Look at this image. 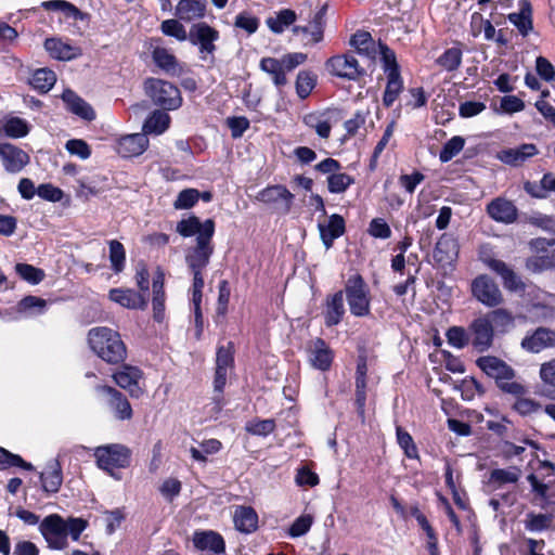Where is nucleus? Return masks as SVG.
Masks as SVG:
<instances>
[{"label": "nucleus", "mask_w": 555, "mask_h": 555, "mask_svg": "<svg viewBox=\"0 0 555 555\" xmlns=\"http://www.w3.org/2000/svg\"><path fill=\"white\" fill-rule=\"evenodd\" d=\"M42 7L50 11H62L67 16L79 18L81 16L80 11L72 3L65 0H50L42 2Z\"/></svg>", "instance_id": "0e129e2a"}, {"label": "nucleus", "mask_w": 555, "mask_h": 555, "mask_svg": "<svg viewBox=\"0 0 555 555\" xmlns=\"http://www.w3.org/2000/svg\"><path fill=\"white\" fill-rule=\"evenodd\" d=\"M12 466L22 467L26 470L33 469V465L25 462L20 455L13 454L3 448H0V470Z\"/></svg>", "instance_id": "e2e57ef3"}, {"label": "nucleus", "mask_w": 555, "mask_h": 555, "mask_svg": "<svg viewBox=\"0 0 555 555\" xmlns=\"http://www.w3.org/2000/svg\"><path fill=\"white\" fill-rule=\"evenodd\" d=\"M326 66L331 74L348 80H357L365 73L352 54L333 56L327 61Z\"/></svg>", "instance_id": "9b49d317"}, {"label": "nucleus", "mask_w": 555, "mask_h": 555, "mask_svg": "<svg viewBox=\"0 0 555 555\" xmlns=\"http://www.w3.org/2000/svg\"><path fill=\"white\" fill-rule=\"evenodd\" d=\"M315 86V76L309 72H299L296 80V92L300 99H306Z\"/></svg>", "instance_id": "680f3d73"}, {"label": "nucleus", "mask_w": 555, "mask_h": 555, "mask_svg": "<svg viewBox=\"0 0 555 555\" xmlns=\"http://www.w3.org/2000/svg\"><path fill=\"white\" fill-rule=\"evenodd\" d=\"M473 297L482 305L493 308L503 302V295L495 281L487 274L476 276L470 285Z\"/></svg>", "instance_id": "6e6552de"}, {"label": "nucleus", "mask_w": 555, "mask_h": 555, "mask_svg": "<svg viewBox=\"0 0 555 555\" xmlns=\"http://www.w3.org/2000/svg\"><path fill=\"white\" fill-rule=\"evenodd\" d=\"M530 248L534 253L527 260V268L533 272H541L555 268V238L538 237L531 240Z\"/></svg>", "instance_id": "0eeeda50"}, {"label": "nucleus", "mask_w": 555, "mask_h": 555, "mask_svg": "<svg viewBox=\"0 0 555 555\" xmlns=\"http://www.w3.org/2000/svg\"><path fill=\"white\" fill-rule=\"evenodd\" d=\"M480 260L493 272L501 276L503 285L512 292L524 291L525 285L520 278L502 260L494 259L485 251L480 253Z\"/></svg>", "instance_id": "2eb2a0df"}, {"label": "nucleus", "mask_w": 555, "mask_h": 555, "mask_svg": "<svg viewBox=\"0 0 555 555\" xmlns=\"http://www.w3.org/2000/svg\"><path fill=\"white\" fill-rule=\"evenodd\" d=\"M487 214L496 222L509 224L517 219V208L513 202L496 197L487 205Z\"/></svg>", "instance_id": "4be33fe9"}, {"label": "nucleus", "mask_w": 555, "mask_h": 555, "mask_svg": "<svg viewBox=\"0 0 555 555\" xmlns=\"http://www.w3.org/2000/svg\"><path fill=\"white\" fill-rule=\"evenodd\" d=\"M193 544L197 550L215 555L223 554L225 551L223 538L212 530L195 531Z\"/></svg>", "instance_id": "412c9836"}, {"label": "nucleus", "mask_w": 555, "mask_h": 555, "mask_svg": "<svg viewBox=\"0 0 555 555\" xmlns=\"http://www.w3.org/2000/svg\"><path fill=\"white\" fill-rule=\"evenodd\" d=\"M44 49L51 57L60 61H70L82 54L79 47L56 37L46 39Z\"/></svg>", "instance_id": "a878e982"}, {"label": "nucleus", "mask_w": 555, "mask_h": 555, "mask_svg": "<svg viewBox=\"0 0 555 555\" xmlns=\"http://www.w3.org/2000/svg\"><path fill=\"white\" fill-rule=\"evenodd\" d=\"M170 125V116L163 111L153 112L143 125V133L146 134H162Z\"/></svg>", "instance_id": "58836bf2"}, {"label": "nucleus", "mask_w": 555, "mask_h": 555, "mask_svg": "<svg viewBox=\"0 0 555 555\" xmlns=\"http://www.w3.org/2000/svg\"><path fill=\"white\" fill-rule=\"evenodd\" d=\"M109 299L128 309H144L147 305L146 298L133 289H111Z\"/></svg>", "instance_id": "473e14b6"}, {"label": "nucleus", "mask_w": 555, "mask_h": 555, "mask_svg": "<svg viewBox=\"0 0 555 555\" xmlns=\"http://www.w3.org/2000/svg\"><path fill=\"white\" fill-rule=\"evenodd\" d=\"M297 20L294 10L283 9L275 16L267 18L266 23L269 29L274 34H282L287 27L293 25Z\"/></svg>", "instance_id": "a19ab883"}, {"label": "nucleus", "mask_w": 555, "mask_h": 555, "mask_svg": "<svg viewBox=\"0 0 555 555\" xmlns=\"http://www.w3.org/2000/svg\"><path fill=\"white\" fill-rule=\"evenodd\" d=\"M15 271L24 281L33 285L39 284L44 278V272L41 269L28 263H17Z\"/></svg>", "instance_id": "13d9d810"}, {"label": "nucleus", "mask_w": 555, "mask_h": 555, "mask_svg": "<svg viewBox=\"0 0 555 555\" xmlns=\"http://www.w3.org/2000/svg\"><path fill=\"white\" fill-rule=\"evenodd\" d=\"M88 527V521L79 517L63 518L59 514L46 516L39 524V532L51 550L62 551L68 546V538L78 541Z\"/></svg>", "instance_id": "f257e3e1"}, {"label": "nucleus", "mask_w": 555, "mask_h": 555, "mask_svg": "<svg viewBox=\"0 0 555 555\" xmlns=\"http://www.w3.org/2000/svg\"><path fill=\"white\" fill-rule=\"evenodd\" d=\"M462 63V51L459 48L447 49L438 59L437 64L447 72L456 70Z\"/></svg>", "instance_id": "3c124183"}, {"label": "nucleus", "mask_w": 555, "mask_h": 555, "mask_svg": "<svg viewBox=\"0 0 555 555\" xmlns=\"http://www.w3.org/2000/svg\"><path fill=\"white\" fill-rule=\"evenodd\" d=\"M144 88L153 102L165 109H177L182 104L180 90L169 81L149 78L144 82Z\"/></svg>", "instance_id": "39448f33"}, {"label": "nucleus", "mask_w": 555, "mask_h": 555, "mask_svg": "<svg viewBox=\"0 0 555 555\" xmlns=\"http://www.w3.org/2000/svg\"><path fill=\"white\" fill-rule=\"evenodd\" d=\"M313 524V517L309 514L299 516L288 529V534L292 538H299L305 535Z\"/></svg>", "instance_id": "69168bd1"}, {"label": "nucleus", "mask_w": 555, "mask_h": 555, "mask_svg": "<svg viewBox=\"0 0 555 555\" xmlns=\"http://www.w3.org/2000/svg\"><path fill=\"white\" fill-rule=\"evenodd\" d=\"M234 365V344L229 341L225 346H219L216 354V372L214 379V401L218 409L221 408L222 392L227 384V377Z\"/></svg>", "instance_id": "423d86ee"}, {"label": "nucleus", "mask_w": 555, "mask_h": 555, "mask_svg": "<svg viewBox=\"0 0 555 555\" xmlns=\"http://www.w3.org/2000/svg\"><path fill=\"white\" fill-rule=\"evenodd\" d=\"M154 63L166 74L177 76L181 69L176 56L166 48L156 47L152 52Z\"/></svg>", "instance_id": "e433bc0d"}, {"label": "nucleus", "mask_w": 555, "mask_h": 555, "mask_svg": "<svg viewBox=\"0 0 555 555\" xmlns=\"http://www.w3.org/2000/svg\"><path fill=\"white\" fill-rule=\"evenodd\" d=\"M257 199L261 203L273 205L278 212L285 215L292 208L294 195L284 185L278 184L260 191Z\"/></svg>", "instance_id": "4468645a"}, {"label": "nucleus", "mask_w": 555, "mask_h": 555, "mask_svg": "<svg viewBox=\"0 0 555 555\" xmlns=\"http://www.w3.org/2000/svg\"><path fill=\"white\" fill-rule=\"evenodd\" d=\"M528 481L531 485L532 491L534 492V501L541 508L547 509L548 504L553 502L552 499L555 496V485L551 482H541L533 474L528 476Z\"/></svg>", "instance_id": "72a5a7b5"}, {"label": "nucleus", "mask_w": 555, "mask_h": 555, "mask_svg": "<svg viewBox=\"0 0 555 555\" xmlns=\"http://www.w3.org/2000/svg\"><path fill=\"white\" fill-rule=\"evenodd\" d=\"M472 344L480 352L489 349L493 341V327L491 320L486 315L477 318L469 326Z\"/></svg>", "instance_id": "f3484780"}, {"label": "nucleus", "mask_w": 555, "mask_h": 555, "mask_svg": "<svg viewBox=\"0 0 555 555\" xmlns=\"http://www.w3.org/2000/svg\"><path fill=\"white\" fill-rule=\"evenodd\" d=\"M367 232L375 238L387 240L391 236V230L388 223L382 218H375L370 222Z\"/></svg>", "instance_id": "338daca9"}, {"label": "nucleus", "mask_w": 555, "mask_h": 555, "mask_svg": "<svg viewBox=\"0 0 555 555\" xmlns=\"http://www.w3.org/2000/svg\"><path fill=\"white\" fill-rule=\"evenodd\" d=\"M477 365L489 377L496 379L499 383L511 380L514 377L513 369L496 357H480L477 360Z\"/></svg>", "instance_id": "6ab92c4d"}, {"label": "nucleus", "mask_w": 555, "mask_h": 555, "mask_svg": "<svg viewBox=\"0 0 555 555\" xmlns=\"http://www.w3.org/2000/svg\"><path fill=\"white\" fill-rule=\"evenodd\" d=\"M160 29L164 35L173 37L179 41H185L189 38V35L179 18L164 21L160 25Z\"/></svg>", "instance_id": "052dcab7"}, {"label": "nucleus", "mask_w": 555, "mask_h": 555, "mask_svg": "<svg viewBox=\"0 0 555 555\" xmlns=\"http://www.w3.org/2000/svg\"><path fill=\"white\" fill-rule=\"evenodd\" d=\"M530 15V7L528 3H526L520 10V12L511 13L508 15V20L514 26L517 27V29L522 36H526L532 29V21Z\"/></svg>", "instance_id": "09e8293b"}, {"label": "nucleus", "mask_w": 555, "mask_h": 555, "mask_svg": "<svg viewBox=\"0 0 555 555\" xmlns=\"http://www.w3.org/2000/svg\"><path fill=\"white\" fill-rule=\"evenodd\" d=\"M535 69L538 75L555 86V68L554 66L543 56H539L535 61Z\"/></svg>", "instance_id": "774afa93"}, {"label": "nucleus", "mask_w": 555, "mask_h": 555, "mask_svg": "<svg viewBox=\"0 0 555 555\" xmlns=\"http://www.w3.org/2000/svg\"><path fill=\"white\" fill-rule=\"evenodd\" d=\"M261 70L272 76L275 86L281 87L286 83L285 70L281 60L273 57H263L260 61Z\"/></svg>", "instance_id": "c03bdc74"}, {"label": "nucleus", "mask_w": 555, "mask_h": 555, "mask_svg": "<svg viewBox=\"0 0 555 555\" xmlns=\"http://www.w3.org/2000/svg\"><path fill=\"white\" fill-rule=\"evenodd\" d=\"M327 11V4H324L320 8V10L313 15L311 21L306 26H294L292 31L295 36L299 37L302 44L313 46L323 40L324 35V17Z\"/></svg>", "instance_id": "9d476101"}, {"label": "nucleus", "mask_w": 555, "mask_h": 555, "mask_svg": "<svg viewBox=\"0 0 555 555\" xmlns=\"http://www.w3.org/2000/svg\"><path fill=\"white\" fill-rule=\"evenodd\" d=\"M61 98L70 113L86 120L94 119L95 114L92 107L73 90L65 89Z\"/></svg>", "instance_id": "c756f323"}, {"label": "nucleus", "mask_w": 555, "mask_h": 555, "mask_svg": "<svg viewBox=\"0 0 555 555\" xmlns=\"http://www.w3.org/2000/svg\"><path fill=\"white\" fill-rule=\"evenodd\" d=\"M210 223L212 234L215 233V222L211 219H207L204 222H201L199 218L196 216H191L186 219H182L177 224V232L183 237H190L193 235H197L201 237L204 235L207 224Z\"/></svg>", "instance_id": "f704fd0d"}, {"label": "nucleus", "mask_w": 555, "mask_h": 555, "mask_svg": "<svg viewBox=\"0 0 555 555\" xmlns=\"http://www.w3.org/2000/svg\"><path fill=\"white\" fill-rule=\"evenodd\" d=\"M353 183L354 179L344 172L338 171L327 177V189L333 194L344 193Z\"/></svg>", "instance_id": "5fc2aeb1"}, {"label": "nucleus", "mask_w": 555, "mask_h": 555, "mask_svg": "<svg viewBox=\"0 0 555 555\" xmlns=\"http://www.w3.org/2000/svg\"><path fill=\"white\" fill-rule=\"evenodd\" d=\"M91 350L103 361L117 364L127 356V349L120 334L106 326L93 327L88 333Z\"/></svg>", "instance_id": "f03ea898"}, {"label": "nucleus", "mask_w": 555, "mask_h": 555, "mask_svg": "<svg viewBox=\"0 0 555 555\" xmlns=\"http://www.w3.org/2000/svg\"><path fill=\"white\" fill-rule=\"evenodd\" d=\"M538 154V147L532 143H524L516 147L501 150L496 158L502 163L518 167Z\"/></svg>", "instance_id": "aec40b11"}, {"label": "nucleus", "mask_w": 555, "mask_h": 555, "mask_svg": "<svg viewBox=\"0 0 555 555\" xmlns=\"http://www.w3.org/2000/svg\"><path fill=\"white\" fill-rule=\"evenodd\" d=\"M521 472L517 467L496 468L490 473L489 483L495 489L505 485L516 483L520 478Z\"/></svg>", "instance_id": "79ce46f5"}, {"label": "nucleus", "mask_w": 555, "mask_h": 555, "mask_svg": "<svg viewBox=\"0 0 555 555\" xmlns=\"http://www.w3.org/2000/svg\"><path fill=\"white\" fill-rule=\"evenodd\" d=\"M345 304H344V292L338 291L334 294H330L325 298L324 302V324L327 327L335 326L339 324L345 314Z\"/></svg>", "instance_id": "393cba45"}, {"label": "nucleus", "mask_w": 555, "mask_h": 555, "mask_svg": "<svg viewBox=\"0 0 555 555\" xmlns=\"http://www.w3.org/2000/svg\"><path fill=\"white\" fill-rule=\"evenodd\" d=\"M318 229L323 245L326 249H330L333 246L334 241L345 233V219L340 215L334 214L330 216L327 222H320L318 224Z\"/></svg>", "instance_id": "bb28decb"}, {"label": "nucleus", "mask_w": 555, "mask_h": 555, "mask_svg": "<svg viewBox=\"0 0 555 555\" xmlns=\"http://www.w3.org/2000/svg\"><path fill=\"white\" fill-rule=\"evenodd\" d=\"M498 332L505 333L514 326L513 315L505 309H496L486 315Z\"/></svg>", "instance_id": "de8ad7c7"}, {"label": "nucleus", "mask_w": 555, "mask_h": 555, "mask_svg": "<svg viewBox=\"0 0 555 555\" xmlns=\"http://www.w3.org/2000/svg\"><path fill=\"white\" fill-rule=\"evenodd\" d=\"M42 488L46 492L55 493L62 486L63 474L57 459L47 463L44 470L40 474Z\"/></svg>", "instance_id": "2f4dec72"}, {"label": "nucleus", "mask_w": 555, "mask_h": 555, "mask_svg": "<svg viewBox=\"0 0 555 555\" xmlns=\"http://www.w3.org/2000/svg\"><path fill=\"white\" fill-rule=\"evenodd\" d=\"M55 82L56 75L49 68H39L35 70L29 81L30 86L41 93L49 92Z\"/></svg>", "instance_id": "37998d69"}, {"label": "nucleus", "mask_w": 555, "mask_h": 555, "mask_svg": "<svg viewBox=\"0 0 555 555\" xmlns=\"http://www.w3.org/2000/svg\"><path fill=\"white\" fill-rule=\"evenodd\" d=\"M459 256L457 241L449 235L442 234L436 243L433 258L435 262L441 268L451 267Z\"/></svg>", "instance_id": "dca6fc26"}, {"label": "nucleus", "mask_w": 555, "mask_h": 555, "mask_svg": "<svg viewBox=\"0 0 555 555\" xmlns=\"http://www.w3.org/2000/svg\"><path fill=\"white\" fill-rule=\"evenodd\" d=\"M96 391L108 398V404L114 411L116 418L126 421L132 417V408L127 398L120 391L106 385L96 386Z\"/></svg>", "instance_id": "a211bd4d"}, {"label": "nucleus", "mask_w": 555, "mask_h": 555, "mask_svg": "<svg viewBox=\"0 0 555 555\" xmlns=\"http://www.w3.org/2000/svg\"><path fill=\"white\" fill-rule=\"evenodd\" d=\"M552 516L550 514L528 513L525 520V528L531 532H541L552 525Z\"/></svg>", "instance_id": "6e6d98bb"}, {"label": "nucleus", "mask_w": 555, "mask_h": 555, "mask_svg": "<svg viewBox=\"0 0 555 555\" xmlns=\"http://www.w3.org/2000/svg\"><path fill=\"white\" fill-rule=\"evenodd\" d=\"M113 377L116 384L119 387L127 389L132 397L139 398L143 393L142 388L139 386V382L142 378V372L140 369L125 365L121 370L116 372Z\"/></svg>", "instance_id": "5701e85b"}, {"label": "nucleus", "mask_w": 555, "mask_h": 555, "mask_svg": "<svg viewBox=\"0 0 555 555\" xmlns=\"http://www.w3.org/2000/svg\"><path fill=\"white\" fill-rule=\"evenodd\" d=\"M465 145L464 138L460 135L452 137L449 141L444 143L442 146L440 153H439V159L441 163H448L453 157H455Z\"/></svg>", "instance_id": "864d4df0"}, {"label": "nucleus", "mask_w": 555, "mask_h": 555, "mask_svg": "<svg viewBox=\"0 0 555 555\" xmlns=\"http://www.w3.org/2000/svg\"><path fill=\"white\" fill-rule=\"evenodd\" d=\"M212 230L210 223L207 224L204 235L196 237V246L189 249L185 261L192 271H203L209 263L214 251L211 245Z\"/></svg>", "instance_id": "1a4fd4ad"}, {"label": "nucleus", "mask_w": 555, "mask_h": 555, "mask_svg": "<svg viewBox=\"0 0 555 555\" xmlns=\"http://www.w3.org/2000/svg\"><path fill=\"white\" fill-rule=\"evenodd\" d=\"M30 127L27 120L20 117H7L0 120V135L3 133L11 139H21L29 133Z\"/></svg>", "instance_id": "4c0bfd02"}, {"label": "nucleus", "mask_w": 555, "mask_h": 555, "mask_svg": "<svg viewBox=\"0 0 555 555\" xmlns=\"http://www.w3.org/2000/svg\"><path fill=\"white\" fill-rule=\"evenodd\" d=\"M345 293L350 312L354 317H366L371 312L370 289L364 279L354 273L345 284Z\"/></svg>", "instance_id": "20e7f679"}, {"label": "nucleus", "mask_w": 555, "mask_h": 555, "mask_svg": "<svg viewBox=\"0 0 555 555\" xmlns=\"http://www.w3.org/2000/svg\"><path fill=\"white\" fill-rule=\"evenodd\" d=\"M206 0H180L175 10V15L182 22L201 20L206 13Z\"/></svg>", "instance_id": "cd10ccee"}, {"label": "nucleus", "mask_w": 555, "mask_h": 555, "mask_svg": "<svg viewBox=\"0 0 555 555\" xmlns=\"http://www.w3.org/2000/svg\"><path fill=\"white\" fill-rule=\"evenodd\" d=\"M93 455L99 468L107 472L109 476L119 480L121 476L116 469L129 466L131 452L122 444L113 443L95 448Z\"/></svg>", "instance_id": "7ed1b4c3"}, {"label": "nucleus", "mask_w": 555, "mask_h": 555, "mask_svg": "<svg viewBox=\"0 0 555 555\" xmlns=\"http://www.w3.org/2000/svg\"><path fill=\"white\" fill-rule=\"evenodd\" d=\"M201 192L196 189H184L182 190L176 201L173 207L178 210L192 208L199 199Z\"/></svg>", "instance_id": "bf43d9fd"}, {"label": "nucleus", "mask_w": 555, "mask_h": 555, "mask_svg": "<svg viewBox=\"0 0 555 555\" xmlns=\"http://www.w3.org/2000/svg\"><path fill=\"white\" fill-rule=\"evenodd\" d=\"M307 127L313 129L321 139H328L332 125L324 114L311 113L304 117Z\"/></svg>", "instance_id": "a18cd8bd"}, {"label": "nucleus", "mask_w": 555, "mask_h": 555, "mask_svg": "<svg viewBox=\"0 0 555 555\" xmlns=\"http://www.w3.org/2000/svg\"><path fill=\"white\" fill-rule=\"evenodd\" d=\"M189 39L191 43L198 46L202 59L205 60V54H214L216 50L215 42L219 39V33L206 23H197L191 27Z\"/></svg>", "instance_id": "f8f14e48"}, {"label": "nucleus", "mask_w": 555, "mask_h": 555, "mask_svg": "<svg viewBox=\"0 0 555 555\" xmlns=\"http://www.w3.org/2000/svg\"><path fill=\"white\" fill-rule=\"evenodd\" d=\"M309 361L313 367L320 371L330 369L333 354L324 340L318 338L311 343L309 348Z\"/></svg>", "instance_id": "7c9ffc66"}, {"label": "nucleus", "mask_w": 555, "mask_h": 555, "mask_svg": "<svg viewBox=\"0 0 555 555\" xmlns=\"http://www.w3.org/2000/svg\"><path fill=\"white\" fill-rule=\"evenodd\" d=\"M109 261L111 268L115 273H119L125 268L126 251L124 245L116 241H109Z\"/></svg>", "instance_id": "603ef678"}, {"label": "nucleus", "mask_w": 555, "mask_h": 555, "mask_svg": "<svg viewBox=\"0 0 555 555\" xmlns=\"http://www.w3.org/2000/svg\"><path fill=\"white\" fill-rule=\"evenodd\" d=\"M521 346L530 352L538 353L545 348L555 346V332L540 327L532 335L525 337Z\"/></svg>", "instance_id": "c85d7f7f"}, {"label": "nucleus", "mask_w": 555, "mask_h": 555, "mask_svg": "<svg viewBox=\"0 0 555 555\" xmlns=\"http://www.w3.org/2000/svg\"><path fill=\"white\" fill-rule=\"evenodd\" d=\"M221 442L217 439H208L199 444V448H191L192 459L197 462L206 463L207 455L215 454L221 449Z\"/></svg>", "instance_id": "8fccbe9b"}, {"label": "nucleus", "mask_w": 555, "mask_h": 555, "mask_svg": "<svg viewBox=\"0 0 555 555\" xmlns=\"http://www.w3.org/2000/svg\"><path fill=\"white\" fill-rule=\"evenodd\" d=\"M387 77V85L383 96V103L386 107H390L398 99L403 90V80L400 72L392 69Z\"/></svg>", "instance_id": "ea45409f"}, {"label": "nucleus", "mask_w": 555, "mask_h": 555, "mask_svg": "<svg viewBox=\"0 0 555 555\" xmlns=\"http://www.w3.org/2000/svg\"><path fill=\"white\" fill-rule=\"evenodd\" d=\"M47 301L40 297L26 296L18 301L16 312L21 315L42 314L46 310Z\"/></svg>", "instance_id": "49530a36"}, {"label": "nucleus", "mask_w": 555, "mask_h": 555, "mask_svg": "<svg viewBox=\"0 0 555 555\" xmlns=\"http://www.w3.org/2000/svg\"><path fill=\"white\" fill-rule=\"evenodd\" d=\"M396 435L397 442L403 450L405 456L409 459H417L418 451L412 436L400 426H397Z\"/></svg>", "instance_id": "4d7b16f0"}, {"label": "nucleus", "mask_w": 555, "mask_h": 555, "mask_svg": "<svg viewBox=\"0 0 555 555\" xmlns=\"http://www.w3.org/2000/svg\"><path fill=\"white\" fill-rule=\"evenodd\" d=\"M149 146V139L144 133H132L121 137L117 141L116 151L125 157L141 155Z\"/></svg>", "instance_id": "b1692460"}, {"label": "nucleus", "mask_w": 555, "mask_h": 555, "mask_svg": "<svg viewBox=\"0 0 555 555\" xmlns=\"http://www.w3.org/2000/svg\"><path fill=\"white\" fill-rule=\"evenodd\" d=\"M233 521L238 531L250 533L257 528L258 516L254 508L249 506H237L234 512Z\"/></svg>", "instance_id": "c9c22d12"}, {"label": "nucleus", "mask_w": 555, "mask_h": 555, "mask_svg": "<svg viewBox=\"0 0 555 555\" xmlns=\"http://www.w3.org/2000/svg\"><path fill=\"white\" fill-rule=\"evenodd\" d=\"M0 160L7 172L18 173L29 164L30 157L21 147L2 142L0 143Z\"/></svg>", "instance_id": "ddd939ff"}]
</instances>
